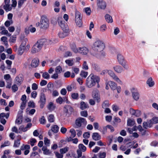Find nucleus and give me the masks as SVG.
I'll return each instance as SVG.
<instances>
[{
	"mask_svg": "<svg viewBox=\"0 0 158 158\" xmlns=\"http://www.w3.org/2000/svg\"><path fill=\"white\" fill-rule=\"evenodd\" d=\"M100 81V77L93 74H90L87 78L86 81V85L88 88H92L94 87L96 84L97 87L99 88V83Z\"/></svg>",
	"mask_w": 158,
	"mask_h": 158,
	"instance_id": "obj_1",
	"label": "nucleus"
},
{
	"mask_svg": "<svg viewBox=\"0 0 158 158\" xmlns=\"http://www.w3.org/2000/svg\"><path fill=\"white\" fill-rule=\"evenodd\" d=\"M58 23L64 32H60L58 33L59 38L63 39L67 36V33L69 32V28L67 25L65 23L61 17H59L58 18Z\"/></svg>",
	"mask_w": 158,
	"mask_h": 158,
	"instance_id": "obj_2",
	"label": "nucleus"
},
{
	"mask_svg": "<svg viewBox=\"0 0 158 158\" xmlns=\"http://www.w3.org/2000/svg\"><path fill=\"white\" fill-rule=\"evenodd\" d=\"M105 44L102 40H97L92 46V49L95 52H101L105 48Z\"/></svg>",
	"mask_w": 158,
	"mask_h": 158,
	"instance_id": "obj_3",
	"label": "nucleus"
},
{
	"mask_svg": "<svg viewBox=\"0 0 158 158\" xmlns=\"http://www.w3.org/2000/svg\"><path fill=\"white\" fill-rule=\"evenodd\" d=\"M44 40H37V42L31 47L30 52L32 54H34L39 52L42 47L45 44Z\"/></svg>",
	"mask_w": 158,
	"mask_h": 158,
	"instance_id": "obj_4",
	"label": "nucleus"
},
{
	"mask_svg": "<svg viewBox=\"0 0 158 158\" xmlns=\"http://www.w3.org/2000/svg\"><path fill=\"white\" fill-rule=\"evenodd\" d=\"M71 48L72 50L75 53H79L83 56L87 55L89 52V49L85 46L77 48L75 44L71 45Z\"/></svg>",
	"mask_w": 158,
	"mask_h": 158,
	"instance_id": "obj_5",
	"label": "nucleus"
},
{
	"mask_svg": "<svg viewBox=\"0 0 158 158\" xmlns=\"http://www.w3.org/2000/svg\"><path fill=\"white\" fill-rule=\"evenodd\" d=\"M38 24V26L40 29L46 30L49 27V22L46 16L42 15L41 17L40 22Z\"/></svg>",
	"mask_w": 158,
	"mask_h": 158,
	"instance_id": "obj_6",
	"label": "nucleus"
},
{
	"mask_svg": "<svg viewBox=\"0 0 158 158\" xmlns=\"http://www.w3.org/2000/svg\"><path fill=\"white\" fill-rule=\"evenodd\" d=\"M158 123V117H155L147 122H143V126L144 128L147 129L148 127H152L153 124H157Z\"/></svg>",
	"mask_w": 158,
	"mask_h": 158,
	"instance_id": "obj_7",
	"label": "nucleus"
},
{
	"mask_svg": "<svg viewBox=\"0 0 158 158\" xmlns=\"http://www.w3.org/2000/svg\"><path fill=\"white\" fill-rule=\"evenodd\" d=\"M118 61L121 65L125 69H127L128 68V66L125 62V59L124 56L120 54H118L117 56Z\"/></svg>",
	"mask_w": 158,
	"mask_h": 158,
	"instance_id": "obj_8",
	"label": "nucleus"
},
{
	"mask_svg": "<svg viewBox=\"0 0 158 158\" xmlns=\"http://www.w3.org/2000/svg\"><path fill=\"white\" fill-rule=\"evenodd\" d=\"M75 21L76 25L78 27H81L82 25L81 17L80 13L76 11L75 14Z\"/></svg>",
	"mask_w": 158,
	"mask_h": 158,
	"instance_id": "obj_9",
	"label": "nucleus"
},
{
	"mask_svg": "<svg viewBox=\"0 0 158 158\" xmlns=\"http://www.w3.org/2000/svg\"><path fill=\"white\" fill-rule=\"evenodd\" d=\"M108 74L117 83L121 85L122 84V81L119 79V78L115 74L114 72L112 70H108Z\"/></svg>",
	"mask_w": 158,
	"mask_h": 158,
	"instance_id": "obj_10",
	"label": "nucleus"
},
{
	"mask_svg": "<svg viewBox=\"0 0 158 158\" xmlns=\"http://www.w3.org/2000/svg\"><path fill=\"white\" fill-rule=\"evenodd\" d=\"M107 84L109 85L112 90H114L116 89L118 93L120 92L121 87L120 86H118L117 84L114 81H109L107 82Z\"/></svg>",
	"mask_w": 158,
	"mask_h": 158,
	"instance_id": "obj_11",
	"label": "nucleus"
},
{
	"mask_svg": "<svg viewBox=\"0 0 158 158\" xmlns=\"http://www.w3.org/2000/svg\"><path fill=\"white\" fill-rule=\"evenodd\" d=\"M97 5L99 9L105 10L106 6V4L104 0H97Z\"/></svg>",
	"mask_w": 158,
	"mask_h": 158,
	"instance_id": "obj_12",
	"label": "nucleus"
},
{
	"mask_svg": "<svg viewBox=\"0 0 158 158\" xmlns=\"http://www.w3.org/2000/svg\"><path fill=\"white\" fill-rule=\"evenodd\" d=\"M92 97L98 102L100 101V96L98 90L95 89L93 90L92 93Z\"/></svg>",
	"mask_w": 158,
	"mask_h": 158,
	"instance_id": "obj_13",
	"label": "nucleus"
},
{
	"mask_svg": "<svg viewBox=\"0 0 158 158\" xmlns=\"http://www.w3.org/2000/svg\"><path fill=\"white\" fill-rule=\"evenodd\" d=\"M46 100V97L45 94L43 92L41 93L40 97V102L41 103L40 106L43 108L45 103Z\"/></svg>",
	"mask_w": 158,
	"mask_h": 158,
	"instance_id": "obj_14",
	"label": "nucleus"
},
{
	"mask_svg": "<svg viewBox=\"0 0 158 158\" xmlns=\"http://www.w3.org/2000/svg\"><path fill=\"white\" fill-rule=\"evenodd\" d=\"M100 52V55H98L96 52L91 53V54L93 56L99 59H102L104 58L106 56L105 53L103 51Z\"/></svg>",
	"mask_w": 158,
	"mask_h": 158,
	"instance_id": "obj_15",
	"label": "nucleus"
},
{
	"mask_svg": "<svg viewBox=\"0 0 158 158\" xmlns=\"http://www.w3.org/2000/svg\"><path fill=\"white\" fill-rule=\"evenodd\" d=\"M39 60L38 58H35L31 61V66L32 68H35L37 67L39 65Z\"/></svg>",
	"mask_w": 158,
	"mask_h": 158,
	"instance_id": "obj_16",
	"label": "nucleus"
},
{
	"mask_svg": "<svg viewBox=\"0 0 158 158\" xmlns=\"http://www.w3.org/2000/svg\"><path fill=\"white\" fill-rule=\"evenodd\" d=\"M4 2L5 4L3 6L4 9L6 11L10 10L11 9L12 7L9 4L10 0H5Z\"/></svg>",
	"mask_w": 158,
	"mask_h": 158,
	"instance_id": "obj_17",
	"label": "nucleus"
},
{
	"mask_svg": "<svg viewBox=\"0 0 158 158\" xmlns=\"http://www.w3.org/2000/svg\"><path fill=\"white\" fill-rule=\"evenodd\" d=\"M85 121V119L84 118L80 117L77 118L76 120L75 124L76 126L80 127L81 126V124L84 123Z\"/></svg>",
	"mask_w": 158,
	"mask_h": 158,
	"instance_id": "obj_18",
	"label": "nucleus"
},
{
	"mask_svg": "<svg viewBox=\"0 0 158 158\" xmlns=\"http://www.w3.org/2000/svg\"><path fill=\"white\" fill-rule=\"evenodd\" d=\"M113 69L115 72L118 73H121L123 71V68L121 66L119 65H117L113 66Z\"/></svg>",
	"mask_w": 158,
	"mask_h": 158,
	"instance_id": "obj_19",
	"label": "nucleus"
},
{
	"mask_svg": "<svg viewBox=\"0 0 158 158\" xmlns=\"http://www.w3.org/2000/svg\"><path fill=\"white\" fill-rule=\"evenodd\" d=\"M130 113L132 115H134L136 117H139L140 115V112L139 110L135 111L132 108L130 109Z\"/></svg>",
	"mask_w": 158,
	"mask_h": 158,
	"instance_id": "obj_20",
	"label": "nucleus"
},
{
	"mask_svg": "<svg viewBox=\"0 0 158 158\" xmlns=\"http://www.w3.org/2000/svg\"><path fill=\"white\" fill-rule=\"evenodd\" d=\"M146 84L149 87H152L155 85V82L151 77H149L146 81Z\"/></svg>",
	"mask_w": 158,
	"mask_h": 158,
	"instance_id": "obj_21",
	"label": "nucleus"
},
{
	"mask_svg": "<svg viewBox=\"0 0 158 158\" xmlns=\"http://www.w3.org/2000/svg\"><path fill=\"white\" fill-rule=\"evenodd\" d=\"M132 95L133 99L136 101H137L139 98V92L136 91H132Z\"/></svg>",
	"mask_w": 158,
	"mask_h": 158,
	"instance_id": "obj_22",
	"label": "nucleus"
},
{
	"mask_svg": "<svg viewBox=\"0 0 158 158\" xmlns=\"http://www.w3.org/2000/svg\"><path fill=\"white\" fill-rule=\"evenodd\" d=\"M23 81V77L21 76H17L15 79V83L18 85H20Z\"/></svg>",
	"mask_w": 158,
	"mask_h": 158,
	"instance_id": "obj_23",
	"label": "nucleus"
},
{
	"mask_svg": "<svg viewBox=\"0 0 158 158\" xmlns=\"http://www.w3.org/2000/svg\"><path fill=\"white\" fill-rule=\"evenodd\" d=\"M129 144V147H130V148L135 149L137 148L138 146V144L136 143L135 141H134L131 142H130Z\"/></svg>",
	"mask_w": 158,
	"mask_h": 158,
	"instance_id": "obj_24",
	"label": "nucleus"
},
{
	"mask_svg": "<svg viewBox=\"0 0 158 158\" xmlns=\"http://www.w3.org/2000/svg\"><path fill=\"white\" fill-rule=\"evenodd\" d=\"M105 18L106 21L107 23H112L113 21L112 17L109 14H106L105 16Z\"/></svg>",
	"mask_w": 158,
	"mask_h": 158,
	"instance_id": "obj_25",
	"label": "nucleus"
},
{
	"mask_svg": "<svg viewBox=\"0 0 158 158\" xmlns=\"http://www.w3.org/2000/svg\"><path fill=\"white\" fill-rule=\"evenodd\" d=\"M135 123V120L130 118H128L127 120V124L128 126L132 127Z\"/></svg>",
	"mask_w": 158,
	"mask_h": 158,
	"instance_id": "obj_26",
	"label": "nucleus"
},
{
	"mask_svg": "<svg viewBox=\"0 0 158 158\" xmlns=\"http://www.w3.org/2000/svg\"><path fill=\"white\" fill-rule=\"evenodd\" d=\"M92 138L95 141L101 139V136L98 133H94L93 134Z\"/></svg>",
	"mask_w": 158,
	"mask_h": 158,
	"instance_id": "obj_27",
	"label": "nucleus"
},
{
	"mask_svg": "<svg viewBox=\"0 0 158 158\" xmlns=\"http://www.w3.org/2000/svg\"><path fill=\"white\" fill-rule=\"evenodd\" d=\"M48 108L50 110H53L56 108V106L52 102H50L48 106Z\"/></svg>",
	"mask_w": 158,
	"mask_h": 158,
	"instance_id": "obj_28",
	"label": "nucleus"
},
{
	"mask_svg": "<svg viewBox=\"0 0 158 158\" xmlns=\"http://www.w3.org/2000/svg\"><path fill=\"white\" fill-rule=\"evenodd\" d=\"M64 108L66 112L68 113L72 112L73 110V108L68 105L65 106L64 107Z\"/></svg>",
	"mask_w": 158,
	"mask_h": 158,
	"instance_id": "obj_29",
	"label": "nucleus"
},
{
	"mask_svg": "<svg viewBox=\"0 0 158 158\" xmlns=\"http://www.w3.org/2000/svg\"><path fill=\"white\" fill-rule=\"evenodd\" d=\"M85 13L87 15H90L91 12V9L89 7L85 8L83 9Z\"/></svg>",
	"mask_w": 158,
	"mask_h": 158,
	"instance_id": "obj_30",
	"label": "nucleus"
},
{
	"mask_svg": "<svg viewBox=\"0 0 158 158\" xmlns=\"http://www.w3.org/2000/svg\"><path fill=\"white\" fill-rule=\"evenodd\" d=\"M51 131L54 133H56L59 131V127L57 125H54L51 127Z\"/></svg>",
	"mask_w": 158,
	"mask_h": 158,
	"instance_id": "obj_31",
	"label": "nucleus"
},
{
	"mask_svg": "<svg viewBox=\"0 0 158 158\" xmlns=\"http://www.w3.org/2000/svg\"><path fill=\"white\" fill-rule=\"evenodd\" d=\"M65 62L69 66H72L74 64V62L73 59H68L65 60Z\"/></svg>",
	"mask_w": 158,
	"mask_h": 158,
	"instance_id": "obj_32",
	"label": "nucleus"
},
{
	"mask_svg": "<svg viewBox=\"0 0 158 158\" xmlns=\"http://www.w3.org/2000/svg\"><path fill=\"white\" fill-rule=\"evenodd\" d=\"M137 129L142 133V135H144L145 134V130L141 126L139 125L138 127L137 126Z\"/></svg>",
	"mask_w": 158,
	"mask_h": 158,
	"instance_id": "obj_33",
	"label": "nucleus"
},
{
	"mask_svg": "<svg viewBox=\"0 0 158 158\" xmlns=\"http://www.w3.org/2000/svg\"><path fill=\"white\" fill-rule=\"evenodd\" d=\"M78 148L80 150L83 152H85L86 150V148L82 144H80L78 145Z\"/></svg>",
	"mask_w": 158,
	"mask_h": 158,
	"instance_id": "obj_34",
	"label": "nucleus"
},
{
	"mask_svg": "<svg viewBox=\"0 0 158 158\" xmlns=\"http://www.w3.org/2000/svg\"><path fill=\"white\" fill-rule=\"evenodd\" d=\"M25 51L24 48L19 47L18 51V54L19 56H21L24 53Z\"/></svg>",
	"mask_w": 158,
	"mask_h": 158,
	"instance_id": "obj_35",
	"label": "nucleus"
},
{
	"mask_svg": "<svg viewBox=\"0 0 158 158\" xmlns=\"http://www.w3.org/2000/svg\"><path fill=\"white\" fill-rule=\"evenodd\" d=\"M107 29L106 25V24H103L101 25L100 28V31L101 32L105 31Z\"/></svg>",
	"mask_w": 158,
	"mask_h": 158,
	"instance_id": "obj_36",
	"label": "nucleus"
},
{
	"mask_svg": "<svg viewBox=\"0 0 158 158\" xmlns=\"http://www.w3.org/2000/svg\"><path fill=\"white\" fill-rule=\"evenodd\" d=\"M69 148L65 147L63 148L60 149V152L62 154H64L66 153L68 150Z\"/></svg>",
	"mask_w": 158,
	"mask_h": 158,
	"instance_id": "obj_37",
	"label": "nucleus"
},
{
	"mask_svg": "<svg viewBox=\"0 0 158 158\" xmlns=\"http://www.w3.org/2000/svg\"><path fill=\"white\" fill-rule=\"evenodd\" d=\"M48 119L50 123L53 122L54 121V117L52 114L49 115L48 117Z\"/></svg>",
	"mask_w": 158,
	"mask_h": 158,
	"instance_id": "obj_38",
	"label": "nucleus"
},
{
	"mask_svg": "<svg viewBox=\"0 0 158 158\" xmlns=\"http://www.w3.org/2000/svg\"><path fill=\"white\" fill-rule=\"evenodd\" d=\"M80 108L82 110H84L87 107V105L84 102H81L80 103Z\"/></svg>",
	"mask_w": 158,
	"mask_h": 158,
	"instance_id": "obj_39",
	"label": "nucleus"
},
{
	"mask_svg": "<svg viewBox=\"0 0 158 158\" xmlns=\"http://www.w3.org/2000/svg\"><path fill=\"white\" fill-rule=\"evenodd\" d=\"M19 130L20 131L19 133H20V131H22L23 132H26L27 130V128L26 127H24L23 125H21L19 127Z\"/></svg>",
	"mask_w": 158,
	"mask_h": 158,
	"instance_id": "obj_40",
	"label": "nucleus"
},
{
	"mask_svg": "<svg viewBox=\"0 0 158 158\" xmlns=\"http://www.w3.org/2000/svg\"><path fill=\"white\" fill-rule=\"evenodd\" d=\"M42 76L45 79H48L50 77V75L47 72L43 73Z\"/></svg>",
	"mask_w": 158,
	"mask_h": 158,
	"instance_id": "obj_41",
	"label": "nucleus"
},
{
	"mask_svg": "<svg viewBox=\"0 0 158 158\" xmlns=\"http://www.w3.org/2000/svg\"><path fill=\"white\" fill-rule=\"evenodd\" d=\"M70 132L71 134V136L72 137H74L76 135V132L75 130L73 129H71L70 130Z\"/></svg>",
	"mask_w": 158,
	"mask_h": 158,
	"instance_id": "obj_42",
	"label": "nucleus"
},
{
	"mask_svg": "<svg viewBox=\"0 0 158 158\" xmlns=\"http://www.w3.org/2000/svg\"><path fill=\"white\" fill-rule=\"evenodd\" d=\"M27 42V41L26 40H22L19 47L24 48L26 46Z\"/></svg>",
	"mask_w": 158,
	"mask_h": 158,
	"instance_id": "obj_43",
	"label": "nucleus"
},
{
	"mask_svg": "<svg viewBox=\"0 0 158 158\" xmlns=\"http://www.w3.org/2000/svg\"><path fill=\"white\" fill-rule=\"evenodd\" d=\"M79 95L77 93H73L71 95L72 98L74 99H77L78 98Z\"/></svg>",
	"mask_w": 158,
	"mask_h": 158,
	"instance_id": "obj_44",
	"label": "nucleus"
},
{
	"mask_svg": "<svg viewBox=\"0 0 158 158\" xmlns=\"http://www.w3.org/2000/svg\"><path fill=\"white\" fill-rule=\"evenodd\" d=\"M55 71L56 73H60L62 71V68L60 66H58L56 67Z\"/></svg>",
	"mask_w": 158,
	"mask_h": 158,
	"instance_id": "obj_45",
	"label": "nucleus"
},
{
	"mask_svg": "<svg viewBox=\"0 0 158 158\" xmlns=\"http://www.w3.org/2000/svg\"><path fill=\"white\" fill-rule=\"evenodd\" d=\"M30 148V146L28 145H23V146H22L21 148V149L22 150L29 149Z\"/></svg>",
	"mask_w": 158,
	"mask_h": 158,
	"instance_id": "obj_46",
	"label": "nucleus"
},
{
	"mask_svg": "<svg viewBox=\"0 0 158 158\" xmlns=\"http://www.w3.org/2000/svg\"><path fill=\"white\" fill-rule=\"evenodd\" d=\"M88 75V73L84 71H81L80 73V75L81 77L86 78Z\"/></svg>",
	"mask_w": 158,
	"mask_h": 158,
	"instance_id": "obj_47",
	"label": "nucleus"
},
{
	"mask_svg": "<svg viewBox=\"0 0 158 158\" xmlns=\"http://www.w3.org/2000/svg\"><path fill=\"white\" fill-rule=\"evenodd\" d=\"M72 55V53L70 51H67L65 53L64 56L67 57L71 56Z\"/></svg>",
	"mask_w": 158,
	"mask_h": 158,
	"instance_id": "obj_48",
	"label": "nucleus"
},
{
	"mask_svg": "<svg viewBox=\"0 0 158 158\" xmlns=\"http://www.w3.org/2000/svg\"><path fill=\"white\" fill-rule=\"evenodd\" d=\"M22 121L21 117L19 116L16 119L15 121V123L17 124H20L22 123Z\"/></svg>",
	"mask_w": 158,
	"mask_h": 158,
	"instance_id": "obj_49",
	"label": "nucleus"
},
{
	"mask_svg": "<svg viewBox=\"0 0 158 158\" xmlns=\"http://www.w3.org/2000/svg\"><path fill=\"white\" fill-rule=\"evenodd\" d=\"M12 89L14 92H15L18 90V87L16 84L13 85L12 86Z\"/></svg>",
	"mask_w": 158,
	"mask_h": 158,
	"instance_id": "obj_50",
	"label": "nucleus"
},
{
	"mask_svg": "<svg viewBox=\"0 0 158 158\" xmlns=\"http://www.w3.org/2000/svg\"><path fill=\"white\" fill-rule=\"evenodd\" d=\"M13 22L12 20L10 21H7L5 23V25L7 27H8L11 24H12Z\"/></svg>",
	"mask_w": 158,
	"mask_h": 158,
	"instance_id": "obj_51",
	"label": "nucleus"
},
{
	"mask_svg": "<svg viewBox=\"0 0 158 158\" xmlns=\"http://www.w3.org/2000/svg\"><path fill=\"white\" fill-rule=\"evenodd\" d=\"M10 145V143L8 141H5L3 144H2L1 146V148H2L4 147H5L9 146Z\"/></svg>",
	"mask_w": 158,
	"mask_h": 158,
	"instance_id": "obj_52",
	"label": "nucleus"
},
{
	"mask_svg": "<svg viewBox=\"0 0 158 158\" xmlns=\"http://www.w3.org/2000/svg\"><path fill=\"white\" fill-rule=\"evenodd\" d=\"M98 157L100 158H104L106 157V153L105 152L103 153H99L98 154Z\"/></svg>",
	"mask_w": 158,
	"mask_h": 158,
	"instance_id": "obj_53",
	"label": "nucleus"
},
{
	"mask_svg": "<svg viewBox=\"0 0 158 158\" xmlns=\"http://www.w3.org/2000/svg\"><path fill=\"white\" fill-rule=\"evenodd\" d=\"M80 114L81 116L84 117H86L88 115L87 111L85 110L81 111Z\"/></svg>",
	"mask_w": 158,
	"mask_h": 158,
	"instance_id": "obj_54",
	"label": "nucleus"
},
{
	"mask_svg": "<svg viewBox=\"0 0 158 158\" xmlns=\"http://www.w3.org/2000/svg\"><path fill=\"white\" fill-rule=\"evenodd\" d=\"M112 108L113 110L116 112L119 109V107L118 106L116 105H113L112 106Z\"/></svg>",
	"mask_w": 158,
	"mask_h": 158,
	"instance_id": "obj_55",
	"label": "nucleus"
},
{
	"mask_svg": "<svg viewBox=\"0 0 158 158\" xmlns=\"http://www.w3.org/2000/svg\"><path fill=\"white\" fill-rule=\"evenodd\" d=\"M47 87L48 90L51 91L53 87V85L52 83L49 82L47 85Z\"/></svg>",
	"mask_w": 158,
	"mask_h": 158,
	"instance_id": "obj_56",
	"label": "nucleus"
},
{
	"mask_svg": "<svg viewBox=\"0 0 158 158\" xmlns=\"http://www.w3.org/2000/svg\"><path fill=\"white\" fill-rule=\"evenodd\" d=\"M55 154L56 157L57 158H62L63 155L62 154L59 153L58 152H55Z\"/></svg>",
	"mask_w": 158,
	"mask_h": 158,
	"instance_id": "obj_57",
	"label": "nucleus"
},
{
	"mask_svg": "<svg viewBox=\"0 0 158 158\" xmlns=\"http://www.w3.org/2000/svg\"><path fill=\"white\" fill-rule=\"evenodd\" d=\"M83 69L85 70H87L88 69V67L87 65L86 62L84 61L83 64Z\"/></svg>",
	"mask_w": 158,
	"mask_h": 158,
	"instance_id": "obj_58",
	"label": "nucleus"
},
{
	"mask_svg": "<svg viewBox=\"0 0 158 158\" xmlns=\"http://www.w3.org/2000/svg\"><path fill=\"white\" fill-rule=\"evenodd\" d=\"M36 142V140L34 138H32L30 140V144L33 146L34 145V144Z\"/></svg>",
	"mask_w": 158,
	"mask_h": 158,
	"instance_id": "obj_59",
	"label": "nucleus"
},
{
	"mask_svg": "<svg viewBox=\"0 0 158 158\" xmlns=\"http://www.w3.org/2000/svg\"><path fill=\"white\" fill-rule=\"evenodd\" d=\"M90 134L89 132H85L83 135V137L84 138L87 139L90 137Z\"/></svg>",
	"mask_w": 158,
	"mask_h": 158,
	"instance_id": "obj_60",
	"label": "nucleus"
},
{
	"mask_svg": "<svg viewBox=\"0 0 158 158\" xmlns=\"http://www.w3.org/2000/svg\"><path fill=\"white\" fill-rule=\"evenodd\" d=\"M28 104L29 107L34 108L35 106V103L33 101H30L28 102Z\"/></svg>",
	"mask_w": 158,
	"mask_h": 158,
	"instance_id": "obj_61",
	"label": "nucleus"
},
{
	"mask_svg": "<svg viewBox=\"0 0 158 158\" xmlns=\"http://www.w3.org/2000/svg\"><path fill=\"white\" fill-rule=\"evenodd\" d=\"M27 101H23L22 102L20 106V108L22 110H23L25 107Z\"/></svg>",
	"mask_w": 158,
	"mask_h": 158,
	"instance_id": "obj_62",
	"label": "nucleus"
},
{
	"mask_svg": "<svg viewBox=\"0 0 158 158\" xmlns=\"http://www.w3.org/2000/svg\"><path fill=\"white\" fill-rule=\"evenodd\" d=\"M47 83V81L44 80H43L41 81L40 83V85L41 86H44L46 85Z\"/></svg>",
	"mask_w": 158,
	"mask_h": 158,
	"instance_id": "obj_63",
	"label": "nucleus"
},
{
	"mask_svg": "<svg viewBox=\"0 0 158 158\" xmlns=\"http://www.w3.org/2000/svg\"><path fill=\"white\" fill-rule=\"evenodd\" d=\"M73 88V85H68L66 87V89L68 91H71Z\"/></svg>",
	"mask_w": 158,
	"mask_h": 158,
	"instance_id": "obj_64",
	"label": "nucleus"
}]
</instances>
